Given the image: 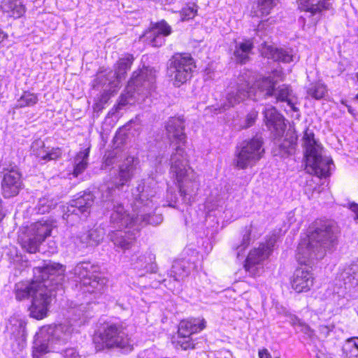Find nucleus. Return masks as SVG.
<instances>
[{
    "instance_id": "21",
    "label": "nucleus",
    "mask_w": 358,
    "mask_h": 358,
    "mask_svg": "<svg viewBox=\"0 0 358 358\" xmlns=\"http://www.w3.org/2000/svg\"><path fill=\"white\" fill-rule=\"evenodd\" d=\"M331 7L330 0H299V8L307 13L312 23L316 24L320 20L324 10H329Z\"/></svg>"
},
{
    "instance_id": "25",
    "label": "nucleus",
    "mask_w": 358,
    "mask_h": 358,
    "mask_svg": "<svg viewBox=\"0 0 358 358\" xmlns=\"http://www.w3.org/2000/svg\"><path fill=\"white\" fill-rule=\"evenodd\" d=\"M138 164V159L134 157H127L123 163L120 166L118 180L119 181L115 182V187L120 189L127 182H129L134 174L136 165Z\"/></svg>"
},
{
    "instance_id": "30",
    "label": "nucleus",
    "mask_w": 358,
    "mask_h": 358,
    "mask_svg": "<svg viewBox=\"0 0 358 358\" xmlns=\"http://www.w3.org/2000/svg\"><path fill=\"white\" fill-rule=\"evenodd\" d=\"M253 43L250 40H244L236 43L234 56L238 63L245 64L249 60V55L253 49Z\"/></svg>"
},
{
    "instance_id": "37",
    "label": "nucleus",
    "mask_w": 358,
    "mask_h": 358,
    "mask_svg": "<svg viewBox=\"0 0 358 358\" xmlns=\"http://www.w3.org/2000/svg\"><path fill=\"white\" fill-rule=\"evenodd\" d=\"M103 235L101 229H91L81 236V242L87 245H96L103 239Z\"/></svg>"
},
{
    "instance_id": "13",
    "label": "nucleus",
    "mask_w": 358,
    "mask_h": 358,
    "mask_svg": "<svg viewBox=\"0 0 358 358\" xmlns=\"http://www.w3.org/2000/svg\"><path fill=\"white\" fill-rule=\"evenodd\" d=\"M55 227L53 222L50 220H41L32 224L27 234L19 237L21 246L29 253L36 252L41 243L50 236Z\"/></svg>"
},
{
    "instance_id": "61",
    "label": "nucleus",
    "mask_w": 358,
    "mask_h": 358,
    "mask_svg": "<svg viewBox=\"0 0 358 358\" xmlns=\"http://www.w3.org/2000/svg\"><path fill=\"white\" fill-rule=\"evenodd\" d=\"M355 99H358V94L356 95Z\"/></svg>"
},
{
    "instance_id": "17",
    "label": "nucleus",
    "mask_w": 358,
    "mask_h": 358,
    "mask_svg": "<svg viewBox=\"0 0 358 358\" xmlns=\"http://www.w3.org/2000/svg\"><path fill=\"white\" fill-rule=\"evenodd\" d=\"M275 242L276 237L273 236L267 240L266 243H261L258 248L252 250L245 259L244 265L245 270L253 274L255 266L261 264L268 257Z\"/></svg>"
},
{
    "instance_id": "11",
    "label": "nucleus",
    "mask_w": 358,
    "mask_h": 358,
    "mask_svg": "<svg viewBox=\"0 0 358 358\" xmlns=\"http://www.w3.org/2000/svg\"><path fill=\"white\" fill-rule=\"evenodd\" d=\"M98 350L107 348H126L131 346V341L124 328L120 324H108L99 335L94 337Z\"/></svg>"
},
{
    "instance_id": "18",
    "label": "nucleus",
    "mask_w": 358,
    "mask_h": 358,
    "mask_svg": "<svg viewBox=\"0 0 358 358\" xmlns=\"http://www.w3.org/2000/svg\"><path fill=\"white\" fill-rule=\"evenodd\" d=\"M133 60L134 58L131 55L120 59L117 63L115 71H110L106 74L98 75V80L103 85L108 81V85H112V87H120L121 80L124 78L127 71L131 68Z\"/></svg>"
},
{
    "instance_id": "54",
    "label": "nucleus",
    "mask_w": 358,
    "mask_h": 358,
    "mask_svg": "<svg viewBox=\"0 0 358 358\" xmlns=\"http://www.w3.org/2000/svg\"><path fill=\"white\" fill-rule=\"evenodd\" d=\"M7 38V34L0 29V43Z\"/></svg>"
},
{
    "instance_id": "57",
    "label": "nucleus",
    "mask_w": 358,
    "mask_h": 358,
    "mask_svg": "<svg viewBox=\"0 0 358 358\" xmlns=\"http://www.w3.org/2000/svg\"><path fill=\"white\" fill-rule=\"evenodd\" d=\"M5 213L3 212L2 209L0 208V222L3 220L5 217Z\"/></svg>"
},
{
    "instance_id": "39",
    "label": "nucleus",
    "mask_w": 358,
    "mask_h": 358,
    "mask_svg": "<svg viewBox=\"0 0 358 358\" xmlns=\"http://www.w3.org/2000/svg\"><path fill=\"white\" fill-rule=\"evenodd\" d=\"M306 92L309 96L315 99H320L326 94L327 87L320 83H312L307 88Z\"/></svg>"
},
{
    "instance_id": "36",
    "label": "nucleus",
    "mask_w": 358,
    "mask_h": 358,
    "mask_svg": "<svg viewBox=\"0 0 358 358\" xmlns=\"http://www.w3.org/2000/svg\"><path fill=\"white\" fill-rule=\"evenodd\" d=\"M343 352L347 358H358V337H353L346 340Z\"/></svg>"
},
{
    "instance_id": "60",
    "label": "nucleus",
    "mask_w": 358,
    "mask_h": 358,
    "mask_svg": "<svg viewBox=\"0 0 358 358\" xmlns=\"http://www.w3.org/2000/svg\"><path fill=\"white\" fill-rule=\"evenodd\" d=\"M356 77H357V80H358V72H357V74H356Z\"/></svg>"
},
{
    "instance_id": "12",
    "label": "nucleus",
    "mask_w": 358,
    "mask_h": 358,
    "mask_svg": "<svg viewBox=\"0 0 358 358\" xmlns=\"http://www.w3.org/2000/svg\"><path fill=\"white\" fill-rule=\"evenodd\" d=\"M263 140L261 136H256L252 138L243 141L237 148L234 164L240 169H245L255 164L263 156Z\"/></svg>"
},
{
    "instance_id": "42",
    "label": "nucleus",
    "mask_w": 358,
    "mask_h": 358,
    "mask_svg": "<svg viewBox=\"0 0 358 358\" xmlns=\"http://www.w3.org/2000/svg\"><path fill=\"white\" fill-rule=\"evenodd\" d=\"M55 207V203L52 200L43 197L38 200V204L36 207L37 213L39 214H45L48 213L51 209Z\"/></svg>"
},
{
    "instance_id": "16",
    "label": "nucleus",
    "mask_w": 358,
    "mask_h": 358,
    "mask_svg": "<svg viewBox=\"0 0 358 358\" xmlns=\"http://www.w3.org/2000/svg\"><path fill=\"white\" fill-rule=\"evenodd\" d=\"M118 228L117 230L112 231L108 236L117 250L125 251L131 248L134 244L136 234L139 230L135 229L136 226L134 224H129L128 226H115Z\"/></svg>"
},
{
    "instance_id": "6",
    "label": "nucleus",
    "mask_w": 358,
    "mask_h": 358,
    "mask_svg": "<svg viewBox=\"0 0 358 358\" xmlns=\"http://www.w3.org/2000/svg\"><path fill=\"white\" fill-rule=\"evenodd\" d=\"M302 145L305 150L306 173L318 178L329 176L332 160L322 155L321 144L315 140L312 130L306 129L304 131Z\"/></svg>"
},
{
    "instance_id": "10",
    "label": "nucleus",
    "mask_w": 358,
    "mask_h": 358,
    "mask_svg": "<svg viewBox=\"0 0 358 358\" xmlns=\"http://www.w3.org/2000/svg\"><path fill=\"white\" fill-rule=\"evenodd\" d=\"M72 273L79 280L83 292L101 294L106 280L96 273V267L90 262H80L73 269Z\"/></svg>"
},
{
    "instance_id": "5",
    "label": "nucleus",
    "mask_w": 358,
    "mask_h": 358,
    "mask_svg": "<svg viewBox=\"0 0 358 358\" xmlns=\"http://www.w3.org/2000/svg\"><path fill=\"white\" fill-rule=\"evenodd\" d=\"M171 171L178 183L180 196L182 203L190 204L196 195L199 182L196 173L188 166L185 153L178 146L176 152L171 155Z\"/></svg>"
},
{
    "instance_id": "56",
    "label": "nucleus",
    "mask_w": 358,
    "mask_h": 358,
    "mask_svg": "<svg viewBox=\"0 0 358 358\" xmlns=\"http://www.w3.org/2000/svg\"><path fill=\"white\" fill-rule=\"evenodd\" d=\"M320 330L322 332H329V328L327 326H322L320 327Z\"/></svg>"
},
{
    "instance_id": "23",
    "label": "nucleus",
    "mask_w": 358,
    "mask_h": 358,
    "mask_svg": "<svg viewBox=\"0 0 358 358\" xmlns=\"http://www.w3.org/2000/svg\"><path fill=\"white\" fill-rule=\"evenodd\" d=\"M313 274L308 270L299 268L294 273L292 287L298 293L306 292L313 285Z\"/></svg>"
},
{
    "instance_id": "49",
    "label": "nucleus",
    "mask_w": 358,
    "mask_h": 358,
    "mask_svg": "<svg viewBox=\"0 0 358 358\" xmlns=\"http://www.w3.org/2000/svg\"><path fill=\"white\" fill-rule=\"evenodd\" d=\"M166 197L168 203L167 205L169 206L176 208V206L175 204L178 201V197L176 196V194L169 189L167 192Z\"/></svg>"
},
{
    "instance_id": "20",
    "label": "nucleus",
    "mask_w": 358,
    "mask_h": 358,
    "mask_svg": "<svg viewBox=\"0 0 358 358\" xmlns=\"http://www.w3.org/2000/svg\"><path fill=\"white\" fill-rule=\"evenodd\" d=\"M166 136L169 138L171 144L178 145L175 148L180 146L183 152H185L184 149L182 148V145H183L186 141V134L184 132L185 126H184V120L181 117H171L166 123ZM174 151L171 155L175 153Z\"/></svg>"
},
{
    "instance_id": "32",
    "label": "nucleus",
    "mask_w": 358,
    "mask_h": 358,
    "mask_svg": "<svg viewBox=\"0 0 358 358\" xmlns=\"http://www.w3.org/2000/svg\"><path fill=\"white\" fill-rule=\"evenodd\" d=\"M96 83L98 85L105 87L103 93L99 98L98 101L94 104V109L96 110H100L103 108L104 105L107 103L110 96L113 94V93L116 92L120 87H112V85H108V81H106V84L103 85V83H101L98 80V78H96Z\"/></svg>"
},
{
    "instance_id": "43",
    "label": "nucleus",
    "mask_w": 358,
    "mask_h": 358,
    "mask_svg": "<svg viewBox=\"0 0 358 358\" xmlns=\"http://www.w3.org/2000/svg\"><path fill=\"white\" fill-rule=\"evenodd\" d=\"M31 150L33 154L37 157L40 158L41 160H45L48 150L45 148V143L43 141L38 139L33 142Z\"/></svg>"
},
{
    "instance_id": "59",
    "label": "nucleus",
    "mask_w": 358,
    "mask_h": 358,
    "mask_svg": "<svg viewBox=\"0 0 358 358\" xmlns=\"http://www.w3.org/2000/svg\"><path fill=\"white\" fill-rule=\"evenodd\" d=\"M348 111H349L350 113H352V109H351L350 108H348Z\"/></svg>"
},
{
    "instance_id": "31",
    "label": "nucleus",
    "mask_w": 358,
    "mask_h": 358,
    "mask_svg": "<svg viewBox=\"0 0 358 358\" xmlns=\"http://www.w3.org/2000/svg\"><path fill=\"white\" fill-rule=\"evenodd\" d=\"M90 153V148L80 150L73 159V171L74 177H78L87 168L88 164V157Z\"/></svg>"
},
{
    "instance_id": "27",
    "label": "nucleus",
    "mask_w": 358,
    "mask_h": 358,
    "mask_svg": "<svg viewBox=\"0 0 358 358\" xmlns=\"http://www.w3.org/2000/svg\"><path fill=\"white\" fill-rule=\"evenodd\" d=\"M262 54L265 57L276 62L289 63L293 61V54L290 49L268 45L263 49Z\"/></svg>"
},
{
    "instance_id": "3",
    "label": "nucleus",
    "mask_w": 358,
    "mask_h": 358,
    "mask_svg": "<svg viewBox=\"0 0 358 358\" xmlns=\"http://www.w3.org/2000/svg\"><path fill=\"white\" fill-rule=\"evenodd\" d=\"M157 182L152 178L141 180L136 187L132 189L134 202L132 208L134 214H129V224L136 226L135 229L147 224L154 226L161 224L163 221L162 215L155 213L159 205L157 199Z\"/></svg>"
},
{
    "instance_id": "45",
    "label": "nucleus",
    "mask_w": 358,
    "mask_h": 358,
    "mask_svg": "<svg viewBox=\"0 0 358 358\" xmlns=\"http://www.w3.org/2000/svg\"><path fill=\"white\" fill-rule=\"evenodd\" d=\"M197 10L194 4L184 7L180 11L181 20H189L194 17L196 15Z\"/></svg>"
},
{
    "instance_id": "46",
    "label": "nucleus",
    "mask_w": 358,
    "mask_h": 358,
    "mask_svg": "<svg viewBox=\"0 0 358 358\" xmlns=\"http://www.w3.org/2000/svg\"><path fill=\"white\" fill-rule=\"evenodd\" d=\"M62 156V150L59 148H52L51 150H48L45 154L44 162L50 160H55Z\"/></svg>"
},
{
    "instance_id": "58",
    "label": "nucleus",
    "mask_w": 358,
    "mask_h": 358,
    "mask_svg": "<svg viewBox=\"0 0 358 358\" xmlns=\"http://www.w3.org/2000/svg\"><path fill=\"white\" fill-rule=\"evenodd\" d=\"M156 268H157V266L155 264V265H153V264L150 265V271H151V272H153V273L155 272L156 271V270H155Z\"/></svg>"
},
{
    "instance_id": "47",
    "label": "nucleus",
    "mask_w": 358,
    "mask_h": 358,
    "mask_svg": "<svg viewBox=\"0 0 358 358\" xmlns=\"http://www.w3.org/2000/svg\"><path fill=\"white\" fill-rule=\"evenodd\" d=\"M257 115H258L257 111H256L255 110L250 111L246 116V118L245 120V124L243 126V127L248 128V127H250L251 126H252L256 121Z\"/></svg>"
},
{
    "instance_id": "53",
    "label": "nucleus",
    "mask_w": 358,
    "mask_h": 358,
    "mask_svg": "<svg viewBox=\"0 0 358 358\" xmlns=\"http://www.w3.org/2000/svg\"><path fill=\"white\" fill-rule=\"evenodd\" d=\"M115 155L113 154H109L105 160V164L106 166H110L114 163Z\"/></svg>"
},
{
    "instance_id": "48",
    "label": "nucleus",
    "mask_w": 358,
    "mask_h": 358,
    "mask_svg": "<svg viewBox=\"0 0 358 358\" xmlns=\"http://www.w3.org/2000/svg\"><path fill=\"white\" fill-rule=\"evenodd\" d=\"M58 352L62 355L64 358H76L78 355L76 350L73 348L65 349H62L60 348V350Z\"/></svg>"
},
{
    "instance_id": "55",
    "label": "nucleus",
    "mask_w": 358,
    "mask_h": 358,
    "mask_svg": "<svg viewBox=\"0 0 358 358\" xmlns=\"http://www.w3.org/2000/svg\"><path fill=\"white\" fill-rule=\"evenodd\" d=\"M190 346H191V343L188 341L184 342L181 345V347L185 350H187V348H190Z\"/></svg>"
},
{
    "instance_id": "1",
    "label": "nucleus",
    "mask_w": 358,
    "mask_h": 358,
    "mask_svg": "<svg viewBox=\"0 0 358 358\" xmlns=\"http://www.w3.org/2000/svg\"><path fill=\"white\" fill-rule=\"evenodd\" d=\"M33 271V280L16 283L13 292L17 301L31 297L29 315L41 320L47 316L55 290L62 286L65 269L63 265L50 261L42 266L34 268Z\"/></svg>"
},
{
    "instance_id": "22",
    "label": "nucleus",
    "mask_w": 358,
    "mask_h": 358,
    "mask_svg": "<svg viewBox=\"0 0 358 358\" xmlns=\"http://www.w3.org/2000/svg\"><path fill=\"white\" fill-rule=\"evenodd\" d=\"M94 194L90 192H80L71 201L67 211L76 215L89 214L94 203Z\"/></svg>"
},
{
    "instance_id": "26",
    "label": "nucleus",
    "mask_w": 358,
    "mask_h": 358,
    "mask_svg": "<svg viewBox=\"0 0 358 358\" xmlns=\"http://www.w3.org/2000/svg\"><path fill=\"white\" fill-rule=\"evenodd\" d=\"M204 319L194 318L189 320H182L178 327V335L184 338H189L190 335L202 331L206 327Z\"/></svg>"
},
{
    "instance_id": "7",
    "label": "nucleus",
    "mask_w": 358,
    "mask_h": 358,
    "mask_svg": "<svg viewBox=\"0 0 358 358\" xmlns=\"http://www.w3.org/2000/svg\"><path fill=\"white\" fill-rule=\"evenodd\" d=\"M72 332V327L66 324L43 327L34 343V356L36 352L45 354L50 351L59 352L60 347L70 340Z\"/></svg>"
},
{
    "instance_id": "24",
    "label": "nucleus",
    "mask_w": 358,
    "mask_h": 358,
    "mask_svg": "<svg viewBox=\"0 0 358 358\" xmlns=\"http://www.w3.org/2000/svg\"><path fill=\"white\" fill-rule=\"evenodd\" d=\"M264 114L268 128L275 131L278 136H282L286 127L283 117L273 106L266 108Z\"/></svg>"
},
{
    "instance_id": "14",
    "label": "nucleus",
    "mask_w": 358,
    "mask_h": 358,
    "mask_svg": "<svg viewBox=\"0 0 358 358\" xmlns=\"http://www.w3.org/2000/svg\"><path fill=\"white\" fill-rule=\"evenodd\" d=\"M114 185L101 186V205L106 210H111L113 211L110 217L112 224L118 227L127 225L130 220L129 214L127 213L121 203L114 201Z\"/></svg>"
},
{
    "instance_id": "15",
    "label": "nucleus",
    "mask_w": 358,
    "mask_h": 358,
    "mask_svg": "<svg viewBox=\"0 0 358 358\" xmlns=\"http://www.w3.org/2000/svg\"><path fill=\"white\" fill-rule=\"evenodd\" d=\"M0 169L3 173L1 182L2 194L4 198H10L18 194L22 188L21 174L15 164L2 163Z\"/></svg>"
},
{
    "instance_id": "28",
    "label": "nucleus",
    "mask_w": 358,
    "mask_h": 358,
    "mask_svg": "<svg viewBox=\"0 0 358 358\" xmlns=\"http://www.w3.org/2000/svg\"><path fill=\"white\" fill-rule=\"evenodd\" d=\"M0 9L7 17L15 19L20 17L25 12L24 6L20 0H3Z\"/></svg>"
},
{
    "instance_id": "35",
    "label": "nucleus",
    "mask_w": 358,
    "mask_h": 358,
    "mask_svg": "<svg viewBox=\"0 0 358 358\" xmlns=\"http://www.w3.org/2000/svg\"><path fill=\"white\" fill-rule=\"evenodd\" d=\"M345 285L355 287L358 285V265H351L341 273Z\"/></svg>"
},
{
    "instance_id": "19",
    "label": "nucleus",
    "mask_w": 358,
    "mask_h": 358,
    "mask_svg": "<svg viewBox=\"0 0 358 358\" xmlns=\"http://www.w3.org/2000/svg\"><path fill=\"white\" fill-rule=\"evenodd\" d=\"M171 32V27L166 21L162 20L145 31L141 38L147 44L158 48L164 44L165 37L169 36Z\"/></svg>"
},
{
    "instance_id": "4",
    "label": "nucleus",
    "mask_w": 358,
    "mask_h": 358,
    "mask_svg": "<svg viewBox=\"0 0 358 358\" xmlns=\"http://www.w3.org/2000/svg\"><path fill=\"white\" fill-rule=\"evenodd\" d=\"M337 227L330 221L316 222L314 229L297 248L296 258L301 264H308L322 259L327 250L337 245Z\"/></svg>"
},
{
    "instance_id": "52",
    "label": "nucleus",
    "mask_w": 358,
    "mask_h": 358,
    "mask_svg": "<svg viewBox=\"0 0 358 358\" xmlns=\"http://www.w3.org/2000/svg\"><path fill=\"white\" fill-rule=\"evenodd\" d=\"M350 209L355 214V218L358 220V204L355 203H351Z\"/></svg>"
},
{
    "instance_id": "41",
    "label": "nucleus",
    "mask_w": 358,
    "mask_h": 358,
    "mask_svg": "<svg viewBox=\"0 0 358 358\" xmlns=\"http://www.w3.org/2000/svg\"><path fill=\"white\" fill-rule=\"evenodd\" d=\"M148 259H149L150 261H152V259H155V257L152 254L148 253V256L145 254L133 257L131 259V262L134 268L136 269L146 268L148 264Z\"/></svg>"
},
{
    "instance_id": "2",
    "label": "nucleus",
    "mask_w": 358,
    "mask_h": 358,
    "mask_svg": "<svg viewBox=\"0 0 358 358\" xmlns=\"http://www.w3.org/2000/svg\"><path fill=\"white\" fill-rule=\"evenodd\" d=\"M247 78V74L238 76L236 89L227 92L225 101L221 104L220 112L234 107L247 97L255 101L274 97L277 102L287 103L291 110L299 111V108L296 106L297 99L289 85L282 84L276 87V82L269 76L256 80L252 86L250 87Z\"/></svg>"
},
{
    "instance_id": "38",
    "label": "nucleus",
    "mask_w": 358,
    "mask_h": 358,
    "mask_svg": "<svg viewBox=\"0 0 358 358\" xmlns=\"http://www.w3.org/2000/svg\"><path fill=\"white\" fill-rule=\"evenodd\" d=\"M38 101V96L34 93L24 92L17 100L15 108L30 107L35 105Z\"/></svg>"
},
{
    "instance_id": "33",
    "label": "nucleus",
    "mask_w": 358,
    "mask_h": 358,
    "mask_svg": "<svg viewBox=\"0 0 358 358\" xmlns=\"http://www.w3.org/2000/svg\"><path fill=\"white\" fill-rule=\"evenodd\" d=\"M285 153L290 154L296 143V136L292 132H287L283 138H279L275 143Z\"/></svg>"
},
{
    "instance_id": "51",
    "label": "nucleus",
    "mask_w": 358,
    "mask_h": 358,
    "mask_svg": "<svg viewBox=\"0 0 358 358\" xmlns=\"http://www.w3.org/2000/svg\"><path fill=\"white\" fill-rule=\"evenodd\" d=\"M258 355L259 358H271V355L267 349L264 348L259 350Z\"/></svg>"
},
{
    "instance_id": "40",
    "label": "nucleus",
    "mask_w": 358,
    "mask_h": 358,
    "mask_svg": "<svg viewBox=\"0 0 358 358\" xmlns=\"http://www.w3.org/2000/svg\"><path fill=\"white\" fill-rule=\"evenodd\" d=\"M26 323L24 320L18 319L16 317H12L9 320V324L7 326L12 334L16 336H24L25 331Z\"/></svg>"
},
{
    "instance_id": "34",
    "label": "nucleus",
    "mask_w": 358,
    "mask_h": 358,
    "mask_svg": "<svg viewBox=\"0 0 358 358\" xmlns=\"http://www.w3.org/2000/svg\"><path fill=\"white\" fill-rule=\"evenodd\" d=\"M275 0H258L256 6L251 11L252 16L263 17L270 13L275 6Z\"/></svg>"
},
{
    "instance_id": "29",
    "label": "nucleus",
    "mask_w": 358,
    "mask_h": 358,
    "mask_svg": "<svg viewBox=\"0 0 358 358\" xmlns=\"http://www.w3.org/2000/svg\"><path fill=\"white\" fill-rule=\"evenodd\" d=\"M192 267L191 263L185 259L176 260L173 262L170 272V277L176 281L183 280L188 276Z\"/></svg>"
},
{
    "instance_id": "50",
    "label": "nucleus",
    "mask_w": 358,
    "mask_h": 358,
    "mask_svg": "<svg viewBox=\"0 0 358 358\" xmlns=\"http://www.w3.org/2000/svg\"><path fill=\"white\" fill-rule=\"evenodd\" d=\"M297 321V323L299 324V326L301 328V331H303L305 334H307L308 335H310V327L306 324H303V322H301L299 320H296Z\"/></svg>"
},
{
    "instance_id": "44",
    "label": "nucleus",
    "mask_w": 358,
    "mask_h": 358,
    "mask_svg": "<svg viewBox=\"0 0 358 358\" xmlns=\"http://www.w3.org/2000/svg\"><path fill=\"white\" fill-rule=\"evenodd\" d=\"M250 234L251 230L250 229L246 228L243 235V238L241 243L234 246L235 250L237 251L236 255L238 258L241 257V253L249 245L250 242Z\"/></svg>"
},
{
    "instance_id": "8",
    "label": "nucleus",
    "mask_w": 358,
    "mask_h": 358,
    "mask_svg": "<svg viewBox=\"0 0 358 358\" xmlns=\"http://www.w3.org/2000/svg\"><path fill=\"white\" fill-rule=\"evenodd\" d=\"M155 72L153 68L145 66L133 73L128 83L127 93L122 94L120 98L119 109H122L127 104H131V101L136 93L146 98L152 94L155 89Z\"/></svg>"
},
{
    "instance_id": "9",
    "label": "nucleus",
    "mask_w": 358,
    "mask_h": 358,
    "mask_svg": "<svg viewBox=\"0 0 358 358\" xmlns=\"http://www.w3.org/2000/svg\"><path fill=\"white\" fill-rule=\"evenodd\" d=\"M195 67L194 60L189 54L176 53L167 62L166 73L173 85L180 87L192 78Z\"/></svg>"
}]
</instances>
